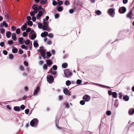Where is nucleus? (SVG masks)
<instances>
[{
  "label": "nucleus",
  "instance_id": "53",
  "mask_svg": "<svg viewBox=\"0 0 134 134\" xmlns=\"http://www.w3.org/2000/svg\"><path fill=\"white\" fill-rule=\"evenodd\" d=\"M31 29L30 28L28 27L26 29V31L27 32H29L31 31Z\"/></svg>",
  "mask_w": 134,
  "mask_h": 134
},
{
  "label": "nucleus",
  "instance_id": "23",
  "mask_svg": "<svg viewBox=\"0 0 134 134\" xmlns=\"http://www.w3.org/2000/svg\"><path fill=\"white\" fill-rule=\"evenodd\" d=\"M14 110L16 111H19L20 109L19 107L16 106L14 107Z\"/></svg>",
  "mask_w": 134,
  "mask_h": 134
},
{
  "label": "nucleus",
  "instance_id": "55",
  "mask_svg": "<svg viewBox=\"0 0 134 134\" xmlns=\"http://www.w3.org/2000/svg\"><path fill=\"white\" fill-rule=\"evenodd\" d=\"M28 34L25 32H24L23 33V36L24 37L26 36Z\"/></svg>",
  "mask_w": 134,
  "mask_h": 134
},
{
  "label": "nucleus",
  "instance_id": "7",
  "mask_svg": "<svg viewBox=\"0 0 134 134\" xmlns=\"http://www.w3.org/2000/svg\"><path fill=\"white\" fill-rule=\"evenodd\" d=\"M83 99L86 102H88L90 100L91 97L89 95H86L83 97Z\"/></svg>",
  "mask_w": 134,
  "mask_h": 134
},
{
  "label": "nucleus",
  "instance_id": "52",
  "mask_svg": "<svg viewBox=\"0 0 134 134\" xmlns=\"http://www.w3.org/2000/svg\"><path fill=\"white\" fill-rule=\"evenodd\" d=\"M4 42H2L0 43V45L2 47L4 46Z\"/></svg>",
  "mask_w": 134,
  "mask_h": 134
},
{
  "label": "nucleus",
  "instance_id": "8",
  "mask_svg": "<svg viewBox=\"0 0 134 134\" xmlns=\"http://www.w3.org/2000/svg\"><path fill=\"white\" fill-rule=\"evenodd\" d=\"M126 10V8L124 7H122L119 8V11L120 13L122 14L124 13Z\"/></svg>",
  "mask_w": 134,
  "mask_h": 134
},
{
  "label": "nucleus",
  "instance_id": "16",
  "mask_svg": "<svg viewBox=\"0 0 134 134\" xmlns=\"http://www.w3.org/2000/svg\"><path fill=\"white\" fill-rule=\"evenodd\" d=\"M48 35V33L46 31H44L42 32L41 34V36L42 37H44Z\"/></svg>",
  "mask_w": 134,
  "mask_h": 134
},
{
  "label": "nucleus",
  "instance_id": "60",
  "mask_svg": "<svg viewBox=\"0 0 134 134\" xmlns=\"http://www.w3.org/2000/svg\"><path fill=\"white\" fill-rule=\"evenodd\" d=\"M32 20L33 21L35 22V21L36 20V18L35 17V16H33L32 17Z\"/></svg>",
  "mask_w": 134,
  "mask_h": 134
},
{
  "label": "nucleus",
  "instance_id": "27",
  "mask_svg": "<svg viewBox=\"0 0 134 134\" xmlns=\"http://www.w3.org/2000/svg\"><path fill=\"white\" fill-rule=\"evenodd\" d=\"M36 34H32L31 36V39L32 40H34L36 37Z\"/></svg>",
  "mask_w": 134,
  "mask_h": 134
},
{
  "label": "nucleus",
  "instance_id": "35",
  "mask_svg": "<svg viewBox=\"0 0 134 134\" xmlns=\"http://www.w3.org/2000/svg\"><path fill=\"white\" fill-rule=\"evenodd\" d=\"M96 13L97 15H100L101 14V12L99 10H97L96 11Z\"/></svg>",
  "mask_w": 134,
  "mask_h": 134
},
{
  "label": "nucleus",
  "instance_id": "25",
  "mask_svg": "<svg viewBox=\"0 0 134 134\" xmlns=\"http://www.w3.org/2000/svg\"><path fill=\"white\" fill-rule=\"evenodd\" d=\"M34 45L35 47H36L38 46V44L37 41H35L34 43Z\"/></svg>",
  "mask_w": 134,
  "mask_h": 134
},
{
  "label": "nucleus",
  "instance_id": "28",
  "mask_svg": "<svg viewBox=\"0 0 134 134\" xmlns=\"http://www.w3.org/2000/svg\"><path fill=\"white\" fill-rule=\"evenodd\" d=\"M62 67L64 68H65L67 67L68 64L66 63H63L62 64Z\"/></svg>",
  "mask_w": 134,
  "mask_h": 134
},
{
  "label": "nucleus",
  "instance_id": "10",
  "mask_svg": "<svg viewBox=\"0 0 134 134\" xmlns=\"http://www.w3.org/2000/svg\"><path fill=\"white\" fill-rule=\"evenodd\" d=\"M42 12L41 11H39L38 14L36 15L37 19L38 20L39 19L40 17L42 15Z\"/></svg>",
  "mask_w": 134,
  "mask_h": 134
},
{
  "label": "nucleus",
  "instance_id": "62",
  "mask_svg": "<svg viewBox=\"0 0 134 134\" xmlns=\"http://www.w3.org/2000/svg\"><path fill=\"white\" fill-rule=\"evenodd\" d=\"M74 12V10L72 9H70V10H69V13H71V14L73 13Z\"/></svg>",
  "mask_w": 134,
  "mask_h": 134
},
{
  "label": "nucleus",
  "instance_id": "34",
  "mask_svg": "<svg viewBox=\"0 0 134 134\" xmlns=\"http://www.w3.org/2000/svg\"><path fill=\"white\" fill-rule=\"evenodd\" d=\"M47 0H41V3L43 4H44L47 2Z\"/></svg>",
  "mask_w": 134,
  "mask_h": 134
},
{
  "label": "nucleus",
  "instance_id": "13",
  "mask_svg": "<svg viewBox=\"0 0 134 134\" xmlns=\"http://www.w3.org/2000/svg\"><path fill=\"white\" fill-rule=\"evenodd\" d=\"M12 38L13 40L15 41L16 40V34L15 33H13L12 35Z\"/></svg>",
  "mask_w": 134,
  "mask_h": 134
},
{
  "label": "nucleus",
  "instance_id": "43",
  "mask_svg": "<svg viewBox=\"0 0 134 134\" xmlns=\"http://www.w3.org/2000/svg\"><path fill=\"white\" fill-rule=\"evenodd\" d=\"M82 82V81L78 79L77 80L76 83L77 84H80Z\"/></svg>",
  "mask_w": 134,
  "mask_h": 134
},
{
  "label": "nucleus",
  "instance_id": "61",
  "mask_svg": "<svg viewBox=\"0 0 134 134\" xmlns=\"http://www.w3.org/2000/svg\"><path fill=\"white\" fill-rule=\"evenodd\" d=\"M13 43V41L12 40L9 41H8V43L9 44H11Z\"/></svg>",
  "mask_w": 134,
  "mask_h": 134
},
{
  "label": "nucleus",
  "instance_id": "33",
  "mask_svg": "<svg viewBox=\"0 0 134 134\" xmlns=\"http://www.w3.org/2000/svg\"><path fill=\"white\" fill-rule=\"evenodd\" d=\"M47 65L46 64H44L43 66V69L45 70L47 69Z\"/></svg>",
  "mask_w": 134,
  "mask_h": 134
},
{
  "label": "nucleus",
  "instance_id": "31",
  "mask_svg": "<svg viewBox=\"0 0 134 134\" xmlns=\"http://www.w3.org/2000/svg\"><path fill=\"white\" fill-rule=\"evenodd\" d=\"M21 48L22 49H25L26 50L27 49V47L24 44H23L21 46Z\"/></svg>",
  "mask_w": 134,
  "mask_h": 134
},
{
  "label": "nucleus",
  "instance_id": "64",
  "mask_svg": "<svg viewBox=\"0 0 134 134\" xmlns=\"http://www.w3.org/2000/svg\"><path fill=\"white\" fill-rule=\"evenodd\" d=\"M11 29L13 31H14L16 30V27L15 26H13L12 27Z\"/></svg>",
  "mask_w": 134,
  "mask_h": 134
},
{
  "label": "nucleus",
  "instance_id": "38",
  "mask_svg": "<svg viewBox=\"0 0 134 134\" xmlns=\"http://www.w3.org/2000/svg\"><path fill=\"white\" fill-rule=\"evenodd\" d=\"M64 4L66 5H68L70 4V2L69 1H66L64 2Z\"/></svg>",
  "mask_w": 134,
  "mask_h": 134
},
{
  "label": "nucleus",
  "instance_id": "39",
  "mask_svg": "<svg viewBox=\"0 0 134 134\" xmlns=\"http://www.w3.org/2000/svg\"><path fill=\"white\" fill-rule=\"evenodd\" d=\"M85 101L84 100H81L80 102V103L82 105H84L85 104Z\"/></svg>",
  "mask_w": 134,
  "mask_h": 134
},
{
  "label": "nucleus",
  "instance_id": "50",
  "mask_svg": "<svg viewBox=\"0 0 134 134\" xmlns=\"http://www.w3.org/2000/svg\"><path fill=\"white\" fill-rule=\"evenodd\" d=\"M48 36L50 38L53 37V34L51 33H49L48 35Z\"/></svg>",
  "mask_w": 134,
  "mask_h": 134
},
{
  "label": "nucleus",
  "instance_id": "3",
  "mask_svg": "<svg viewBox=\"0 0 134 134\" xmlns=\"http://www.w3.org/2000/svg\"><path fill=\"white\" fill-rule=\"evenodd\" d=\"M65 76V77L68 78L69 77V76L72 75V73L70 71V70L68 69L65 70L64 72Z\"/></svg>",
  "mask_w": 134,
  "mask_h": 134
},
{
  "label": "nucleus",
  "instance_id": "56",
  "mask_svg": "<svg viewBox=\"0 0 134 134\" xmlns=\"http://www.w3.org/2000/svg\"><path fill=\"white\" fill-rule=\"evenodd\" d=\"M5 31V29H1V33L3 34V33Z\"/></svg>",
  "mask_w": 134,
  "mask_h": 134
},
{
  "label": "nucleus",
  "instance_id": "37",
  "mask_svg": "<svg viewBox=\"0 0 134 134\" xmlns=\"http://www.w3.org/2000/svg\"><path fill=\"white\" fill-rule=\"evenodd\" d=\"M33 24L32 22L31 21H28L27 24L28 25H29L31 26Z\"/></svg>",
  "mask_w": 134,
  "mask_h": 134
},
{
  "label": "nucleus",
  "instance_id": "42",
  "mask_svg": "<svg viewBox=\"0 0 134 134\" xmlns=\"http://www.w3.org/2000/svg\"><path fill=\"white\" fill-rule=\"evenodd\" d=\"M42 24L41 23L38 24V27L39 29H41L42 27Z\"/></svg>",
  "mask_w": 134,
  "mask_h": 134
},
{
  "label": "nucleus",
  "instance_id": "46",
  "mask_svg": "<svg viewBox=\"0 0 134 134\" xmlns=\"http://www.w3.org/2000/svg\"><path fill=\"white\" fill-rule=\"evenodd\" d=\"M5 17L8 19H9V14H8L7 13L5 15Z\"/></svg>",
  "mask_w": 134,
  "mask_h": 134
},
{
  "label": "nucleus",
  "instance_id": "32",
  "mask_svg": "<svg viewBox=\"0 0 134 134\" xmlns=\"http://www.w3.org/2000/svg\"><path fill=\"white\" fill-rule=\"evenodd\" d=\"M71 83V81L69 80H67L66 82V84L67 86H69L70 85Z\"/></svg>",
  "mask_w": 134,
  "mask_h": 134
},
{
  "label": "nucleus",
  "instance_id": "18",
  "mask_svg": "<svg viewBox=\"0 0 134 134\" xmlns=\"http://www.w3.org/2000/svg\"><path fill=\"white\" fill-rule=\"evenodd\" d=\"M132 14V11H130L129 13L127 14V17L130 18V19H131L132 18L131 17V15Z\"/></svg>",
  "mask_w": 134,
  "mask_h": 134
},
{
  "label": "nucleus",
  "instance_id": "59",
  "mask_svg": "<svg viewBox=\"0 0 134 134\" xmlns=\"http://www.w3.org/2000/svg\"><path fill=\"white\" fill-rule=\"evenodd\" d=\"M58 4L59 5H61L63 4V2L62 1H60L58 2Z\"/></svg>",
  "mask_w": 134,
  "mask_h": 134
},
{
  "label": "nucleus",
  "instance_id": "15",
  "mask_svg": "<svg viewBox=\"0 0 134 134\" xmlns=\"http://www.w3.org/2000/svg\"><path fill=\"white\" fill-rule=\"evenodd\" d=\"M27 27V25L26 24H25L24 25H23L21 27V29L23 31H24Z\"/></svg>",
  "mask_w": 134,
  "mask_h": 134
},
{
  "label": "nucleus",
  "instance_id": "19",
  "mask_svg": "<svg viewBox=\"0 0 134 134\" xmlns=\"http://www.w3.org/2000/svg\"><path fill=\"white\" fill-rule=\"evenodd\" d=\"M46 54L47 55L46 57V58L48 59H49L50 57L52 55L49 52H47L46 53Z\"/></svg>",
  "mask_w": 134,
  "mask_h": 134
},
{
  "label": "nucleus",
  "instance_id": "1",
  "mask_svg": "<svg viewBox=\"0 0 134 134\" xmlns=\"http://www.w3.org/2000/svg\"><path fill=\"white\" fill-rule=\"evenodd\" d=\"M45 19H43V25L42 27V29L43 30L47 31H51L50 28L48 26V24L46 21Z\"/></svg>",
  "mask_w": 134,
  "mask_h": 134
},
{
  "label": "nucleus",
  "instance_id": "22",
  "mask_svg": "<svg viewBox=\"0 0 134 134\" xmlns=\"http://www.w3.org/2000/svg\"><path fill=\"white\" fill-rule=\"evenodd\" d=\"M11 34V32H7L6 34V36L8 38H10V37Z\"/></svg>",
  "mask_w": 134,
  "mask_h": 134
},
{
  "label": "nucleus",
  "instance_id": "58",
  "mask_svg": "<svg viewBox=\"0 0 134 134\" xmlns=\"http://www.w3.org/2000/svg\"><path fill=\"white\" fill-rule=\"evenodd\" d=\"M29 110L28 109H26L25 110V113L26 114H28L29 112Z\"/></svg>",
  "mask_w": 134,
  "mask_h": 134
},
{
  "label": "nucleus",
  "instance_id": "54",
  "mask_svg": "<svg viewBox=\"0 0 134 134\" xmlns=\"http://www.w3.org/2000/svg\"><path fill=\"white\" fill-rule=\"evenodd\" d=\"M23 51L21 49H20L19 51V53L20 54H22L23 53Z\"/></svg>",
  "mask_w": 134,
  "mask_h": 134
},
{
  "label": "nucleus",
  "instance_id": "36",
  "mask_svg": "<svg viewBox=\"0 0 134 134\" xmlns=\"http://www.w3.org/2000/svg\"><path fill=\"white\" fill-rule=\"evenodd\" d=\"M12 51L13 53H15L17 52L18 50L16 48H15L12 49Z\"/></svg>",
  "mask_w": 134,
  "mask_h": 134
},
{
  "label": "nucleus",
  "instance_id": "57",
  "mask_svg": "<svg viewBox=\"0 0 134 134\" xmlns=\"http://www.w3.org/2000/svg\"><path fill=\"white\" fill-rule=\"evenodd\" d=\"M25 107L24 105H21L20 106V108L21 109L24 110L25 108Z\"/></svg>",
  "mask_w": 134,
  "mask_h": 134
},
{
  "label": "nucleus",
  "instance_id": "2",
  "mask_svg": "<svg viewBox=\"0 0 134 134\" xmlns=\"http://www.w3.org/2000/svg\"><path fill=\"white\" fill-rule=\"evenodd\" d=\"M38 122V120L34 118L31 121L30 124L31 126L35 127L37 126Z\"/></svg>",
  "mask_w": 134,
  "mask_h": 134
},
{
  "label": "nucleus",
  "instance_id": "40",
  "mask_svg": "<svg viewBox=\"0 0 134 134\" xmlns=\"http://www.w3.org/2000/svg\"><path fill=\"white\" fill-rule=\"evenodd\" d=\"M30 41L29 40H26L25 42V44L26 45H28L30 43Z\"/></svg>",
  "mask_w": 134,
  "mask_h": 134
},
{
  "label": "nucleus",
  "instance_id": "20",
  "mask_svg": "<svg viewBox=\"0 0 134 134\" xmlns=\"http://www.w3.org/2000/svg\"><path fill=\"white\" fill-rule=\"evenodd\" d=\"M124 100L126 101H127L129 100V97L127 95H125L123 97Z\"/></svg>",
  "mask_w": 134,
  "mask_h": 134
},
{
  "label": "nucleus",
  "instance_id": "9",
  "mask_svg": "<svg viewBox=\"0 0 134 134\" xmlns=\"http://www.w3.org/2000/svg\"><path fill=\"white\" fill-rule=\"evenodd\" d=\"M18 41L20 44H23L25 42V40L23 37L19 38L18 39Z\"/></svg>",
  "mask_w": 134,
  "mask_h": 134
},
{
  "label": "nucleus",
  "instance_id": "14",
  "mask_svg": "<svg viewBox=\"0 0 134 134\" xmlns=\"http://www.w3.org/2000/svg\"><path fill=\"white\" fill-rule=\"evenodd\" d=\"M134 113V109L131 108L129 111V114L130 115H132Z\"/></svg>",
  "mask_w": 134,
  "mask_h": 134
},
{
  "label": "nucleus",
  "instance_id": "29",
  "mask_svg": "<svg viewBox=\"0 0 134 134\" xmlns=\"http://www.w3.org/2000/svg\"><path fill=\"white\" fill-rule=\"evenodd\" d=\"M112 95L113 97L115 98L117 97V93L115 92H114L112 93Z\"/></svg>",
  "mask_w": 134,
  "mask_h": 134
},
{
  "label": "nucleus",
  "instance_id": "48",
  "mask_svg": "<svg viewBox=\"0 0 134 134\" xmlns=\"http://www.w3.org/2000/svg\"><path fill=\"white\" fill-rule=\"evenodd\" d=\"M52 68L54 70H56L57 69V66L56 65H54L52 66Z\"/></svg>",
  "mask_w": 134,
  "mask_h": 134
},
{
  "label": "nucleus",
  "instance_id": "6",
  "mask_svg": "<svg viewBox=\"0 0 134 134\" xmlns=\"http://www.w3.org/2000/svg\"><path fill=\"white\" fill-rule=\"evenodd\" d=\"M46 50L43 47H40V49L38 50V51L41 54V55H44L46 54Z\"/></svg>",
  "mask_w": 134,
  "mask_h": 134
},
{
  "label": "nucleus",
  "instance_id": "24",
  "mask_svg": "<svg viewBox=\"0 0 134 134\" xmlns=\"http://www.w3.org/2000/svg\"><path fill=\"white\" fill-rule=\"evenodd\" d=\"M57 9L58 11L59 12H62L63 9V7L61 6H59L57 7Z\"/></svg>",
  "mask_w": 134,
  "mask_h": 134
},
{
  "label": "nucleus",
  "instance_id": "17",
  "mask_svg": "<svg viewBox=\"0 0 134 134\" xmlns=\"http://www.w3.org/2000/svg\"><path fill=\"white\" fill-rule=\"evenodd\" d=\"M0 25L1 27H3L4 26L6 27H7L8 26V24L4 21L3 22V23H1Z\"/></svg>",
  "mask_w": 134,
  "mask_h": 134
},
{
  "label": "nucleus",
  "instance_id": "45",
  "mask_svg": "<svg viewBox=\"0 0 134 134\" xmlns=\"http://www.w3.org/2000/svg\"><path fill=\"white\" fill-rule=\"evenodd\" d=\"M30 15L31 16H34L35 15V12L33 11L31 12L30 13Z\"/></svg>",
  "mask_w": 134,
  "mask_h": 134
},
{
  "label": "nucleus",
  "instance_id": "44",
  "mask_svg": "<svg viewBox=\"0 0 134 134\" xmlns=\"http://www.w3.org/2000/svg\"><path fill=\"white\" fill-rule=\"evenodd\" d=\"M59 15L58 13H57L54 15L55 18V19L58 18L59 17Z\"/></svg>",
  "mask_w": 134,
  "mask_h": 134
},
{
  "label": "nucleus",
  "instance_id": "5",
  "mask_svg": "<svg viewBox=\"0 0 134 134\" xmlns=\"http://www.w3.org/2000/svg\"><path fill=\"white\" fill-rule=\"evenodd\" d=\"M47 80L49 83H51L53 82L54 79L52 76L49 75H48L47 76Z\"/></svg>",
  "mask_w": 134,
  "mask_h": 134
},
{
  "label": "nucleus",
  "instance_id": "49",
  "mask_svg": "<svg viewBox=\"0 0 134 134\" xmlns=\"http://www.w3.org/2000/svg\"><path fill=\"white\" fill-rule=\"evenodd\" d=\"M57 3L55 1H53L52 2V4L54 6H55L57 5Z\"/></svg>",
  "mask_w": 134,
  "mask_h": 134
},
{
  "label": "nucleus",
  "instance_id": "41",
  "mask_svg": "<svg viewBox=\"0 0 134 134\" xmlns=\"http://www.w3.org/2000/svg\"><path fill=\"white\" fill-rule=\"evenodd\" d=\"M9 58L11 59H13L14 56L12 54H10L9 55Z\"/></svg>",
  "mask_w": 134,
  "mask_h": 134
},
{
  "label": "nucleus",
  "instance_id": "11",
  "mask_svg": "<svg viewBox=\"0 0 134 134\" xmlns=\"http://www.w3.org/2000/svg\"><path fill=\"white\" fill-rule=\"evenodd\" d=\"M46 62L47 65L48 66H50L52 63V61L50 59L46 60Z\"/></svg>",
  "mask_w": 134,
  "mask_h": 134
},
{
  "label": "nucleus",
  "instance_id": "51",
  "mask_svg": "<svg viewBox=\"0 0 134 134\" xmlns=\"http://www.w3.org/2000/svg\"><path fill=\"white\" fill-rule=\"evenodd\" d=\"M111 114V111H107L106 112V114L108 115H110Z\"/></svg>",
  "mask_w": 134,
  "mask_h": 134
},
{
  "label": "nucleus",
  "instance_id": "26",
  "mask_svg": "<svg viewBox=\"0 0 134 134\" xmlns=\"http://www.w3.org/2000/svg\"><path fill=\"white\" fill-rule=\"evenodd\" d=\"M68 90L67 88H65L63 90V92L66 95H68Z\"/></svg>",
  "mask_w": 134,
  "mask_h": 134
},
{
  "label": "nucleus",
  "instance_id": "12",
  "mask_svg": "<svg viewBox=\"0 0 134 134\" xmlns=\"http://www.w3.org/2000/svg\"><path fill=\"white\" fill-rule=\"evenodd\" d=\"M40 88L39 86H37L36 89L35 90L34 93V95H36L37 93L39 92Z\"/></svg>",
  "mask_w": 134,
  "mask_h": 134
},
{
  "label": "nucleus",
  "instance_id": "47",
  "mask_svg": "<svg viewBox=\"0 0 134 134\" xmlns=\"http://www.w3.org/2000/svg\"><path fill=\"white\" fill-rule=\"evenodd\" d=\"M20 29L19 28L17 29L16 30V33L18 34H19L20 33Z\"/></svg>",
  "mask_w": 134,
  "mask_h": 134
},
{
  "label": "nucleus",
  "instance_id": "21",
  "mask_svg": "<svg viewBox=\"0 0 134 134\" xmlns=\"http://www.w3.org/2000/svg\"><path fill=\"white\" fill-rule=\"evenodd\" d=\"M51 73L54 76V77H56L57 76V72L55 71H52Z\"/></svg>",
  "mask_w": 134,
  "mask_h": 134
},
{
  "label": "nucleus",
  "instance_id": "63",
  "mask_svg": "<svg viewBox=\"0 0 134 134\" xmlns=\"http://www.w3.org/2000/svg\"><path fill=\"white\" fill-rule=\"evenodd\" d=\"M3 54L5 55H7L8 53V52L7 51L5 50H4L3 51Z\"/></svg>",
  "mask_w": 134,
  "mask_h": 134
},
{
  "label": "nucleus",
  "instance_id": "4",
  "mask_svg": "<svg viewBox=\"0 0 134 134\" xmlns=\"http://www.w3.org/2000/svg\"><path fill=\"white\" fill-rule=\"evenodd\" d=\"M108 13L111 16L113 17L115 14V9L114 8H111L109 9L108 10Z\"/></svg>",
  "mask_w": 134,
  "mask_h": 134
},
{
  "label": "nucleus",
  "instance_id": "30",
  "mask_svg": "<svg viewBox=\"0 0 134 134\" xmlns=\"http://www.w3.org/2000/svg\"><path fill=\"white\" fill-rule=\"evenodd\" d=\"M37 6L36 4H34L33 5L32 8L34 10L38 9L37 8Z\"/></svg>",
  "mask_w": 134,
  "mask_h": 134
}]
</instances>
